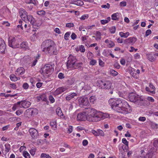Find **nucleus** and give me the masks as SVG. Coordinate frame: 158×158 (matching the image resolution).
I'll list each match as a JSON object with an SVG mask.
<instances>
[{
    "label": "nucleus",
    "instance_id": "nucleus-1",
    "mask_svg": "<svg viewBox=\"0 0 158 158\" xmlns=\"http://www.w3.org/2000/svg\"><path fill=\"white\" fill-rule=\"evenodd\" d=\"M108 102L112 108L118 112L126 114L132 111L131 107L124 100L111 98Z\"/></svg>",
    "mask_w": 158,
    "mask_h": 158
},
{
    "label": "nucleus",
    "instance_id": "nucleus-2",
    "mask_svg": "<svg viewBox=\"0 0 158 158\" xmlns=\"http://www.w3.org/2000/svg\"><path fill=\"white\" fill-rule=\"evenodd\" d=\"M41 48L42 51L48 53L51 55H56L58 53L56 45L54 41L51 39L44 41L42 43Z\"/></svg>",
    "mask_w": 158,
    "mask_h": 158
},
{
    "label": "nucleus",
    "instance_id": "nucleus-3",
    "mask_svg": "<svg viewBox=\"0 0 158 158\" xmlns=\"http://www.w3.org/2000/svg\"><path fill=\"white\" fill-rule=\"evenodd\" d=\"M19 14L21 19L25 22H30L32 25L33 27L35 28V20L31 15H28L26 10L23 8H20L19 10Z\"/></svg>",
    "mask_w": 158,
    "mask_h": 158
},
{
    "label": "nucleus",
    "instance_id": "nucleus-4",
    "mask_svg": "<svg viewBox=\"0 0 158 158\" xmlns=\"http://www.w3.org/2000/svg\"><path fill=\"white\" fill-rule=\"evenodd\" d=\"M85 110L87 115V120L93 122L98 121L99 111L97 112L95 109L90 108H85Z\"/></svg>",
    "mask_w": 158,
    "mask_h": 158
},
{
    "label": "nucleus",
    "instance_id": "nucleus-5",
    "mask_svg": "<svg viewBox=\"0 0 158 158\" xmlns=\"http://www.w3.org/2000/svg\"><path fill=\"white\" fill-rule=\"evenodd\" d=\"M82 64L83 63L82 62H78L75 56L70 55L68 58L67 66L68 67H73L75 69H81Z\"/></svg>",
    "mask_w": 158,
    "mask_h": 158
},
{
    "label": "nucleus",
    "instance_id": "nucleus-6",
    "mask_svg": "<svg viewBox=\"0 0 158 158\" xmlns=\"http://www.w3.org/2000/svg\"><path fill=\"white\" fill-rule=\"evenodd\" d=\"M129 100L140 106H143L145 103V100L139 95L134 93H130L128 96Z\"/></svg>",
    "mask_w": 158,
    "mask_h": 158
},
{
    "label": "nucleus",
    "instance_id": "nucleus-7",
    "mask_svg": "<svg viewBox=\"0 0 158 158\" xmlns=\"http://www.w3.org/2000/svg\"><path fill=\"white\" fill-rule=\"evenodd\" d=\"M54 71V69L52 66L50 64L45 65L40 70V72L42 74H51Z\"/></svg>",
    "mask_w": 158,
    "mask_h": 158
},
{
    "label": "nucleus",
    "instance_id": "nucleus-8",
    "mask_svg": "<svg viewBox=\"0 0 158 158\" xmlns=\"http://www.w3.org/2000/svg\"><path fill=\"white\" fill-rule=\"evenodd\" d=\"M79 106L82 107L84 106H88L89 105V99L87 97L84 96L78 98Z\"/></svg>",
    "mask_w": 158,
    "mask_h": 158
},
{
    "label": "nucleus",
    "instance_id": "nucleus-9",
    "mask_svg": "<svg viewBox=\"0 0 158 158\" xmlns=\"http://www.w3.org/2000/svg\"><path fill=\"white\" fill-rule=\"evenodd\" d=\"M101 88L103 89H113V87L112 86V83L109 81H101L100 82Z\"/></svg>",
    "mask_w": 158,
    "mask_h": 158
},
{
    "label": "nucleus",
    "instance_id": "nucleus-10",
    "mask_svg": "<svg viewBox=\"0 0 158 158\" xmlns=\"http://www.w3.org/2000/svg\"><path fill=\"white\" fill-rule=\"evenodd\" d=\"M87 115L85 109L84 111L79 113L77 115V119L78 121H85L87 120Z\"/></svg>",
    "mask_w": 158,
    "mask_h": 158
},
{
    "label": "nucleus",
    "instance_id": "nucleus-11",
    "mask_svg": "<svg viewBox=\"0 0 158 158\" xmlns=\"http://www.w3.org/2000/svg\"><path fill=\"white\" fill-rule=\"evenodd\" d=\"M29 132L33 139H35L37 138L38 136V132L37 131L33 128H31L29 129Z\"/></svg>",
    "mask_w": 158,
    "mask_h": 158
},
{
    "label": "nucleus",
    "instance_id": "nucleus-12",
    "mask_svg": "<svg viewBox=\"0 0 158 158\" xmlns=\"http://www.w3.org/2000/svg\"><path fill=\"white\" fill-rule=\"evenodd\" d=\"M16 40L15 37H9L8 38V45L10 47L15 48L18 47L16 45Z\"/></svg>",
    "mask_w": 158,
    "mask_h": 158
},
{
    "label": "nucleus",
    "instance_id": "nucleus-13",
    "mask_svg": "<svg viewBox=\"0 0 158 158\" xmlns=\"http://www.w3.org/2000/svg\"><path fill=\"white\" fill-rule=\"evenodd\" d=\"M136 38L134 37H130L124 40V43L127 44H133L136 41Z\"/></svg>",
    "mask_w": 158,
    "mask_h": 158
},
{
    "label": "nucleus",
    "instance_id": "nucleus-14",
    "mask_svg": "<svg viewBox=\"0 0 158 158\" xmlns=\"http://www.w3.org/2000/svg\"><path fill=\"white\" fill-rule=\"evenodd\" d=\"M6 48V45L4 40L0 38V53L4 52Z\"/></svg>",
    "mask_w": 158,
    "mask_h": 158
},
{
    "label": "nucleus",
    "instance_id": "nucleus-15",
    "mask_svg": "<svg viewBox=\"0 0 158 158\" xmlns=\"http://www.w3.org/2000/svg\"><path fill=\"white\" fill-rule=\"evenodd\" d=\"M22 108V106L21 102L19 101L14 104L12 107V109L13 110L15 111L16 110Z\"/></svg>",
    "mask_w": 158,
    "mask_h": 158
},
{
    "label": "nucleus",
    "instance_id": "nucleus-16",
    "mask_svg": "<svg viewBox=\"0 0 158 158\" xmlns=\"http://www.w3.org/2000/svg\"><path fill=\"white\" fill-rule=\"evenodd\" d=\"M109 116V115L108 114L103 113L99 111V114L98 121L101 120V119H104L106 118H107Z\"/></svg>",
    "mask_w": 158,
    "mask_h": 158
},
{
    "label": "nucleus",
    "instance_id": "nucleus-17",
    "mask_svg": "<svg viewBox=\"0 0 158 158\" xmlns=\"http://www.w3.org/2000/svg\"><path fill=\"white\" fill-rule=\"evenodd\" d=\"M21 104L22 107L27 108L31 105V103L30 102L26 100L21 101Z\"/></svg>",
    "mask_w": 158,
    "mask_h": 158
},
{
    "label": "nucleus",
    "instance_id": "nucleus-18",
    "mask_svg": "<svg viewBox=\"0 0 158 158\" xmlns=\"http://www.w3.org/2000/svg\"><path fill=\"white\" fill-rule=\"evenodd\" d=\"M105 42L107 44V47L109 48H112L115 45L114 43L108 39H106L105 41Z\"/></svg>",
    "mask_w": 158,
    "mask_h": 158
},
{
    "label": "nucleus",
    "instance_id": "nucleus-19",
    "mask_svg": "<svg viewBox=\"0 0 158 158\" xmlns=\"http://www.w3.org/2000/svg\"><path fill=\"white\" fill-rule=\"evenodd\" d=\"M67 89L66 87H60L57 89L55 91V93L57 94H60Z\"/></svg>",
    "mask_w": 158,
    "mask_h": 158
},
{
    "label": "nucleus",
    "instance_id": "nucleus-20",
    "mask_svg": "<svg viewBox=\"0 0 158 158\" xmlns=\"http://www.w3.org/2000/svg\"><path fill=\"white\" fill-rule=\"evenodd\" d=\"M72 4L77 6H82L83 5V2L81 0H73L72 1Z\"/></svg>",
    "mask_w": 158,
    "mask_h": 158
},
{
    "label": "nucleus",
    "instance_id": "nucleus-21",
    "mask_svg": "<svg viewBox=\"0 0 158 158\" xmlns=\"http://www.w3.org/2000/svg\"><path fill=\"white\" fill-rule=\"evenodd\" d=\"M50 124L53 129L56 130V129L57 123L55 120H52L50 122Z\"/></svg>",
    "mask_w": 158,
    "mask_h": 158
},
{
    "label": "nucleus",
    "instance_id": "nucleus-22",
    "mask_svg": "<svg viewBox=\"0 0 158 158\" xmlns=\"http://www.w3.org/2000/svg\"><path fill=\"white\" fill-rule=\"evenodd\" d=\"M148 59L151 62H154L155 60V58L154 57V55H153L152 54H147Z\"/></svg>",
    "mask_w": 158,
    "mask_h": 158
},
{
    "label": "nucleus",
    "instance_id": "nucleus-23",
    "mask_svg": "<svg viewBox=\"0 0 158 158\" xmlns=\"http://www.w3.org/2000/svg\"><path fill=\"white\" fill-rule=\"evenodd\" d=\"M24 72V69L23 67H21L18 68L16 71V72L18 73V74L21 75L23 74Z\"/></svg>",
    "mask_w": 158,
    "mask_h": 158
},
{
    "label": "nucleus",
    "instance_id": "nucleus-24",
    "mask_svg": "<svg viewBox=\"0 0 158 158\" xmlns=\"http://www.w3.org/2000/svg\"><path fill=\"white\" fill-rule=\"evenodd\" d=\"M77 94L75 93H72L71 94L68 95L66 97V99L67 100L69 101L71 99L73 98L74 96H77Z\"/></svg>",
    "mask_w": 158,
    "mask_h": 158
},
{
    "label": "nucleus",
    "instance_id": "nucleus-25",
    "mask_svg": "<svg viewBox=\"0 0 158 158\" xmlns=\"http://www.w3.org/2000/svg\"><path fill=\"white\" fill-rule=\"evenodd\" d=\"M119 35L121 37L126 38L129 36V33L128 32H127L124 33L123 32H121L119 33Z\"/></svg>",
    "mask_w": 158,
    "mask_h": 158
},
{
    "label": "nucleus",
    "instance_id": "nucleus-26",
    "mask_svg": "<svg viewBox=\"0 0 158 158\" xmlns=\"http://www.w3.org/2000/svg\"><path fill=\"white\" fill-rule=\"evenodd\" d=\"M27 110L29 113L31 115H33L35 114L36 109L33 108H30Z\"/></svg>",
    "mask_w": 158,
    "mask_h": 158
},
{
    "label": "nucleus",
    "instance_id": "nucleus-27",
    "mask_svg": "<svg viewBox=\"0 0 158 158\" xmlns=\"http://www.w3.org/2000/svg\"><path fill=\"white\" fill-rule=\"evenodd\" d=\"M20 46L22 48L27 49L28 46L27 43L26 42H23L20 44Z\"/></svg>",
    "mask_w": 158,
    "mask_h": 158
},
{
    "label": "nucleus",
    "instance_id": "nucleus-28",
    "mask_svg": "<svg viewBox=\"0 0 158 158\" xmlns=\"http://www.w3.org/2000/svg\"><path fill=\"white\" fill-rule=\"evenodd\" d=\"M5 152L6 153V154L9 152L11 149L10 145L9 144L7 143L5 144Z\"/></svg>",
    "mask_w": 158,
    "mask_h": 158
},
{
    "label": "nucleus",
    "instance_id": "nucleus-29",
    "mask_svg": "<svg viewBox=\"0 0 158 158\" xmlns=\"http://www.w3.org/2000/svg\"><path fill=\"white\" fill-rule=\"evenodd\" d=\"M56 113L60 117H61L63 115V114L61 109L59 107L56 109Z\"/></svg>",
    "mask_w": 158,
    "mask_h": 158
},
{
    "label": "nucleus",
    "instance_id": "nucleus-30",
    "mask_svg": "<svg viewBox=\"0 0 158 158\" xmlns=\"http://www.w3.org/2000/svg\"><path fill=\"white\" fill-rule=\"evenodd\" d=\"M152 154L151 153H147L145 156H140L137 158H152Z\"/></svg>",
    "mask_w": 158,
    "mask_h": 158
},
{
    "label": "nucleus",
    "instance_id": "nucleus-31",
    "mask_svg": "<svg viewBox=\"0 0 158 158\" xmlns=\"http://www.w3.org/2000/svg\"><path fill=\"white\" fill-rule=\"evenodd\" d=\"M97 98L95 96H92L89 98V100L90 103L93 104H94V102L96 100Z\"/></svg>",
    "mask_w": 158,
    "mask_h": 158
},
{
    "label": "nucleus",
    "instance_id": "nucleus-32",
    "mask_svg": "<svg viewBox=\"0 0 158 158\" xmlns=\"http://www.w3.org/2000/svg\"><path fill=\"white\" fill-rule=\"evenodd\" d=\"M118 14V13H115L111 15L112 19L114 20H118V18L117 17V15Z\"/></svg>",
    "mask_w": 158,
    "mask_h": 158
},
{
    "label": "nucleus",
    "instance_id": "nucleus-33",
    "mask_svg": "<svg viewBox=\"0 0 158 158\" xmlns=\"http://www.w3.org/2000/svg\"><path fill=\"white\" fill-rule=\"evenodd\" d=\"M41 95V99L43 101H45V102H48L47 100V97L46 96V95L44 94H43Z\"/></svg>",
    "mask_w": 158,
    "mask_h": 158
},
{
    "label": "nucleus",
    "instance_id": "nucleus-34",
    "mask_svg": "<svg viewBox=\"0 0 158 158\" xmlns=\"http://www.w3.org/2000/svg\"><path fill=\"white\" fill-rule=\"evenodd\" d=\"M25 2L27 4L32 3L36 5V2L35 0H25Z\"/></svg>",
    "mask_w": 158,
    "mask_h": 158
},
{
    "label": "nucleus",
    "instance_id": "nucleus-35",
    "mask_svg": "<svg viewBox=\"0 0 158 158\" xmlns=\"http://www.w3.org/2000/svg\"><path fill=\"white\" fill-rule=\"evenodd\" d=\"M10 80L12 81H15L18 80L17 77H16V76L14 74L10 75Z\"/></svg>",
    "mask_w": 158,
    "mask_h": 158
},
{
    "label": "nucleus",
    "instance_id": "nucleus-36",
    "mask_svg": "<svg viewBox=\"0 0 158 158\" xmlns=\"http://www.w3.org/2000/svg\"><path fill=\"white\" fill-rule=\"evenodd\" d=\"M23 155L25 158H30V155L27 151H24L23 152Z\"/></svg>",
    "mask_w": 158,
    "mask_h": 158
},
{
    "label": "nucleus",
    "instance_id": "nucleus-37",
    "mask_svg": "<svg viewBox=\"0 0 158 158\" xmlns=\"http://www.w3.org/2000/svg\"><path fill=\"white\" fill-rule=\"evenodd\" d=\"M74 79L72 78L69 79L67 81V83L69 85H72L74 83Z\"/></svg>",
    "mask_w": 158,
    "mask_h": 158
},
{
    "label": "nucleus",
    "instance_id": "nucleus-38",
    "mask_svg": "<svg viewBox=\"0 0 158 158\" xmlns=\"http://www.w3.org/2000/svg\"><path fill=\"white\" fill-rule=\"evenodd\" d=\"M41 158H51L49 155L46 154L44 153H42L41 154L40 156Z\"/></svg>",
    "mask_w": 158,
    "mask_h": 158
},
{
    "label": "nucleus",
    "instance_id": "nucleus-39",
    "mask_svg": "<svg viewBox=\"0 0 158 158\" xmlns=\"http://www.w3.org/2000/svg\"><path fill=\"white\" fill-rule=\"evenodd\" d=\"M96 40H100L101 39V33L97 31L96 32Z\"/></svg>",
    "mask_w": 158,
    "mask_h": 158
},
{
    "label": "nucleus",
    "instance_id": "nucleus-40",
    "mask_svg": "<svg viewBox=\"0 0 158 158\" xmlns=\"http://www.w3.org/2000/svg\"><path fill=\"white\" fill-rule=\"evenodd\" d=\"M36 149L35 148H32L31 149L29 152H30V154H31V155H32V156H34V155L35 154V152H36Z\"/></svg>",
    "mask_w": 158,
    "mask_h": 158
},
{
    "label": "nucleus",
    "instance_id": "nucleus-41",
    "mask_svg": "<svg viewBox=\"0 0 158 158\" xmlns=\"http://www.w3.org/2000/svg\"><path fill=\"white\" fill-rule=\"evenodd\" d=\"M70 32H67L64 35V38L65 40H69L68 38L70 35Z\"/></svg>",
    "mask_w": 158,
    "mask_h": 158
},
{
    "label": "nucleus",
    "instance_id": "nucleus-42",
    "mask_svg": "<svg viewBox=\"0 0 158 158\" xmlns=\"http://www.w3.org/2000/svg\"><path fill=\"white\" fill-rule=\"evenodd\" d=\"M110 73L114 76H116L118 74V73L117 72L113 69L110 70Z\"/></svg>",
    "mask_w": 158,
    "mask_h": 158
},
{
    "label": "nucleus",
    "instance_id": "nucleus-43",
    "mask_svg": "<svg viewBox=\"0 0 158 158\" xmlns=\"http://www.w3.org/2000/svg\"><path fill=\"white\" fill-rule=\"evenodd\" d=\"M116 30V28L115 26L111 27L110 28V31L112 34H114L115 33Z\"/></svg>",
    "mask_w": 158,
    "mask_h": 158
},
{
    "label": "nucleus",
    "instance_id": "nucleus-44",
    "mask_svg": "<svg viewBox=\"0 0 158 158\" xmlns=\"http://www.w3.org/2000/svg\"><path fill=\"white\" fill-rule=\"evenodd\" d=\"M97 131H98V135H100L102 136H104V134L102 130L98 129L97 130Z\"/></svg>",
    "mask_w": 158,
    "mask_h": 158
},
{
    "label": "nucleus",
    "instance_id": "nucleus-45",
    "mask_svg": "<svg viewBox=\"0 0 158 158\" xmlns=\"http://www.w3.org/2000/svg\"><path fill=\"white\" fill-rule=\"evenodd\" d=\"M37 14L39 15H42L45 14V12L44 11L42 10L37 12Z\"/></svg>",
    "mask_w": 158,
    "mask_h": 158
},
{
    "label": "nucleus",
    "instance_id": "nucleus-46",
    "mask_svg": "<svg viewBox=\"0 0 158 158\" xmlns=\"http://www.w3.org/2000/svg\"><path fill=\"white\" fill-rule=\"evenodd\" d=\"M122 143L128 147V142L125 138H123L122 139Z\"/></svg>",
    "mask_w": 158,
    "mask_h": 158
},
{
    "label": "nucleus",
    "instance_id": "nucleus-47",
    "mask_svg": "<svg viewBox=\"0 0 158 158\" xmlns=\"http://www.w3.org/2000/svg\"><path fill=\"white\" fill-rule=\"evenodd\" d=\"M101 7L104 8L109 9L110 7V5L109 3H107L106 5H102Z\"/></svg>",
    "mask_w": 158,
    "mask_h": 158
},
{
    "label": "nucleus",
    "instance_id": "nucleus-48",
    "mask_svg": "<svg viewBox=\"0 0 158 158\" xmlns=\"http://www.w3.org/2000/svg\"><path fill=\"white\" fill-rule=\"evenodd\" d=\"M58 77L60 79H63L64 78V74L61 73H60L58 74Z\"/></svg>",
    "mask_w": 158,
    "mask_h": 158
},
{
    "label": "nucleus",
    "instance_id": "nucleus-49",
    "mask_svg": "<svg viewBox=\"0 0 158 158\" xmlns=\"http://www.w3.org/2000/svg\"><path fill=\"white\" fill-rule=\"evenodd\" d=\"M49 99L50 102L52 103H53L54 102L55 100L53 97L52 95H50L49 97Z\"/></svg>",
    "mask_w": 158,
    "mask_h": 158
},
{
    "label": "nucleus",
    "instance_id": "nucleus-50",
    "mask_svg": "<svg viewBox=\"0 0 158 158\" xmlns=\"http://www.w3.org/2000/svg\"><path fill=\"white\" fill-rule=\"evenodd\" d=\"M79 50H80V51L81 52H85V49L84 48V47L82 45H81L80 46V48H79Z\"/></svg>",
    "mask_w": 158,
    "mask_h": 158
},
{
    "label": "nucleus",
    "instance_id": "nucleus-51",
    "mask_svg": "<svg viewBox=\"0 0 158 158\" xmlns=\"http://www.w3.org/2000/svg\"><path fill=\"white\" fill-rule=\"evenodd\" d=\"M26 58L24 57L23 58L21 59V61L23 64H26L27 63V60H26Z\"/></svg>",
    "mask_w": 158,
    "mask_h": 158
},
{
    "label": "nucleus",
    "instance_id": "nucleus-52",
    "mask_svg": "<svg viewBox=\"0 0 158 158\" xmlns=\"http://www.w3.org/2000/svg\"><path fill=\"white\" fill-rule=\"evenodd\" d=\"M73 131V127L72 126H69L68 128L67 132L69 133H70Z\"/></svg>",
    "mask_w": 158,
    "mask_h": 158
},
{
    "label": "nucleus",
    "instance_id": "nucleus-53",
    "mask_svg": "<svg viewBox=\"0 0 158 158\" xmlns=\"http://www.w3.org/2000/svg\"><path fill=\"white\" fill-rule=\"evenodd\" d=\"M74 26V24L73 23H69L66 24V27H73Z\"/></svg>",
    "mask_w": 158,
    "mask_h": 158
},
{
    "label": "nucleus",
    "instance_id": "nucleus-54",
    "mask_svg": "<svg viewBox=\"0 0 158 158\" xmlns=\"http://www.w3.org/2000/svg\"><path fill=\"white\" fill-rule=\"evenodd\" d=\"M71 38L73 40H75L77 38V35L74 33H73L71 36Z\"/></svg>",
    "mask_w": 158,
    "mask_h": 158
},
{
    "label": "nucleus",
    "instance_id": "nucleus-55",
    "mask_svg": "<svg viewBox=\"0 0 158 158\" xmlns=\"http://www.w3.org/2000/svg\"><path fill=\"white\" fill-rule=\"evenodd\" d=\"M153 145L155 147H158V140H156L154 141Z\"/></svg>",
    "mask_w": 158,
    "mask_h": 158
},
{
    "label": "nucleus",
    "instance_id": "nucleus-56",
    "mask_svg": "<svg viewBox=\"0 0 158 158\" xmlns=\"http://www.w3.org/2000/svg\"><path fill=\"white\" fill-rule=\"evenodd\" d=\"M120 5L121 6H125L127 5V3L125 1H123L120 2Z\"/></svg>",
    "mask_w": 158,
    "mask_h": 158
},
{
    "label": "nucleus",
    "instance_id": "nucleus-57",
    "mask_svg": "<svg viewBox=\"0 0 158 158\" xmlns=\"http://www.w3.org/2000/svg\"><path fill=\"white\" fill-rule=\"evenodd\" d=\"M96 63V61L94 60H92L90 61V64L91 65H95Z\"/></svg>",
    "mask_w": 158,
    "mask_h": 158
},
{
    "label": "nucleus",
    "instance_id": "nucleus-58",
    "mask_svg": "<svg viewBox=\"0 0 158 158\" xmlns=\"http://www.w3.org/2000/svg\"><path fill=\"white\" fill-rule=\"evenodd\" d=\"M28 85L27 83H24L23 85V88L25 89H28Z\"/></svg>",
    "mask_w": 158,
    "mask_h": 158
},
{
    "label": "nucleus",
    "instance_id": "nucleus-59",
    "mask_svg": "<svg viewBox=\"0 0 158 158\" xmlns=\"http://www.w3.org/2000/svg\"><path fill=\"white\" fill-rule=\"evenodd\" d=\"M23 111L21 110H18L16 111L15 113L17 115H19L22 114L23 113Z\"/></svg>",
    "mask_w": 158,
    "mask_h": 158
},
{
    "label": "nucleus",
    "instance_id": "nucleus-60",
    "mask_svg": "<svg viewBox=\"0 0 158 158\" xmlns=\"http://www.w3.org/2000/svg\"><path fill=\"white\" fill-rule=\"evenodd\" d=\"M151 31L150 30H148L146 32L145 36H148L151 33Z\"/></svg>",
    "mask_w": 158,
    "mask_h": 158
},
{
    "label": "nucleus",
    "instance_id": "nucleus-61",
    "mask_svg": "<svg viewBox=\"0 0 158 158\" xmlns=\"http://www.w3.org/2000/svg\"><path fill=\"white\" fill-rule=\"evenodd\" d=\"M92 133L95 136H98V131H96L94 130H92Z\"/></svg>",
    "mask_w": 158,
    "mask_h": 158
},
{
    "label": "nucleus",
    "instance_id": "nucleus-62",
    "mask_svg": "<svg viewBox=\"0 0 158 158\" xmlns=\"http://www.w3.org/2000/svg\"><path fill=\"white\" fill-rule=\"evenodd\" d=\"M139 120L140 121L144 122L146 120V118L144 117H140L139 118Z\"/></svg>",
    "mask_w": 158,
    "mask_h": 158
},
{
    "label": "nucleus",
    "instance_id": "nucleus-63",
    "mask_svg": "<svg viewBox=\"0 0 158 158\" xmlns=\"http://www.w3.org/2000/svg\"><path fill=\"white\" fill-rule=\"evenodd\" d=\"M88 143V141L87 140L85 139L82 142V144L84 146H86Z\"/></svg>",
    "mask_w": 158,
    "mask_h": 158
},
{
    "label": "nucleus",
    "instance_id": "nucleus-64",
    "mask_svg": "<svg viewBox=\"0 0 158 158\" xmlns=\"http://www.w3.org/2000/svg\"><path fill=\"white\" fill-rule=\"evenodd\" d=\"M117 40L118 43H124V41L122 38H118L117 39Z\"/></svg>",
    "mask_w": 158,
    "mask_h": 158
}]
</instances>
